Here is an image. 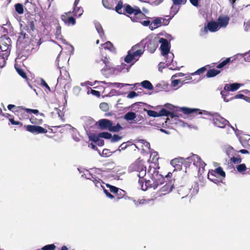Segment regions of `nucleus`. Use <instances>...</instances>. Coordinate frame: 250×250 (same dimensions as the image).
<instances>
[{"label": "nucleus", "instance_id": "obj_1", "mask_svg": "<svg viewBox=\"0 0 250 250\" xmlns=\"http://www.w3.org/2000/svg\"><path fill=\"white\" fill-rule=\"evenodd\" d=\"M129 170L130 171H136L137 175L140 178L139 182L142 184L143 182V177L146 174V168L144 167L142 160H137L133 164H132L129 167Z\"/></svg>", "mask_w": 250, "mask_h": 250}, {"label": "nucleus", "instance_id": "obj_2", "mask_svg": "<svg viewBox=\"0 0 250 250\" xmlns=\"http://www.w3.org/2000/svg\"><path fill=\"white\" fill-rule=\"evenodd\" d=\"M10 39L6 37H3L0 42V60H2V65L5 64L6 60L10 54L9 43Z\"/></svg>", "mask_w": 250, "mask_h": 250}, {"label": "nucleus", "instance_id": "obj_3", "mask_svg": "<svg viewBox=\"0 0 250 250\" xmlns=\"http://www.w3.org/2000/svg\"><path fill=\"white\" fill-rule=\"evenodd\" d=\"M140 44H137L133 46L128 51V54L125 59L126 62L130 63L133 60L137 61L139 57L143 54L144 50L140 49Z\"/></svg>", "mask_w": 250, "mask_h": 250}, {"label": "nucleus", "instance_id": "obj_4", "mask_svg": "<svg viewBox=\"0 0 250 250\" xmlns=\"http://www.w3.org/2000/svg\"><path fill=\"white\" fill-rule=\"evenodd\" d=\"M35 30V21H28L27 24L23 26L21 30V32L20 36L19 37V39L18 40V42L19 43H22L23 42V40H25V42H26L27 39H28L27 35L24 32V30L27 31V32L30 34L31 33V32L34 31Z\"/></svg>", "mask_w": 250, "mask_h": 250}, {"label": "nucleus", "instance_id": "obj_5", "mask_svg": "<svg viewBox=\"0 0 250 250\" xmlns=\"http://www.w3.org/2000/svg\"><path fill=\"white\" fill-rule=\"evenodd\" d=\"M152 183L150 181L146 182V184H149L154 189L158 188L160 186L164 184V178L162 175L159 174L157 171H154L151 178Z\"/></svg>", "mask_w": 250, "mask_h": 250}, {"label": "nucleus", "instance_id": "obj_6", "mask_svg": "<svg viewBox=\"0 0 250 250\" xmlns=\"http://www.w3.org/2000/svg\"><path fill=\"white\" fill-rule=\"evenodd\" d=\"M189 160H188V157L186 159L183 157H178L172 160L170 162L171 165L174 167H177L179 168L182 165L186 167H188L190 165Z\"/></svg>", "mask_w": 250, "mask_h": 250}, {"label": "nucleus", "instance_id": "obj_7", "mask_svg": "<svg viewBox=\"0 0 250 250\" xmlns=\"http://www.w3.org/2000/svg\"><path fill=\"white\" fill-rule=\"evenodd\" d=\"M188 160H192L193 164L196 167L199 168V170L200 171L201 169L202 168L203 170L206 166V163L203 162L201 159L196 154H192L191 156L188 157Z\"/></svg>", "mask_w": 250, "mask_h": 250}, {"label": "nucleus", "instance_id": "obj_8", "mask_svg": "<svg viewBox=\"0 0 250 250\" xmlns=\"http://www.w3.org/2000/svg\"><path fill=\"white\" fill-rule=\"evenodd\" d=\"M212 120L213 124L220 128H224L228 123V121L227 120L217 114L213 115Z\"/></svg>", "mask_w": 250, "mask_h": 250}, {"label": "nucleus", "instance_id": "obj_9", "mask_svg": "<svg viewBox=\"0 0 250 250\" xmlns=\"http://www.w3.org/2000/svg\"><path fill=\"white\" fill-rule=\"evenodd\" d=\"M159 43L161 44L160 46V49L161 50L162 54L163 56L166 57L169 53L170 50V46L168 41L166 39L161 38L159 39Z\"/></svg>", "mask_w": 250, "mask_h": 250}, {"label": "nucleus", "instance_id": "obj_10", "mask_svg": "<svg viewBox=\"0 0 250 250\" xmlns=\"http://www.w3.org/2000/svg\"><path fill=\"white\" fill-rule=\"evenodd\" d=\"M26 128L28 131L36 134L45 133L47 132L46 129L40 126L28 125Z\"/></svg>", "mask_w": 250, "mask_h": 250}, {"label": "nucleus", "instance_id": "obj_11", "mask_svg": "<svg viewBox=\"0 0 250 250\" xmlns=\"http://www.w3.org/2000/svg\"><path fill=\"white\" fill-rule=\"evenodd\" d=\"M159 39L158 38H155L149 41L147 43V48L150 53L154 52L159 45Z\"/></svg>", "mask_w": 250, "mask_h": 250}, {"label": "nucleus", "instance_id": "obj_12", "mask_svg": "<svg viewBox=\"0 0 250 250\" xmlns=\"http://www.w3.org/2000/svg\"><path fill=\"white\" fill-rule=\"evenodd\" d=\"M174 188V181L170 180L160 188L162 193L165 195L171 192Z\"/></svg>", "mask_w": 250, "mask_h": 250}, {"label": "nucleus", "instance_id": "obj_13", "mask_svg": "<svg viewBox=\"0 0 250 250\" xmlns=\"http://www.w3.org/2000/svg\"><path fill=\"white\" fill-rule=\"evenodd\" d=\"M111 122L107 119H104L100 120L97 124L99 125L102 129H108L109 131V128L111 125Z\"/></svg>", "mask_w": 250, "mask_h": 250}, {"label": "nucleus", "instance_id": "obj_14", "mask_svg": "<svg viewBox=\"0 0 250 250\" xmlns=\"http://www.w3.org/2000/svg\"><path fill=\"white\" fill-rule=\"evenodd\" d=\"M229 18L227 16H221L219 17L217 23L220 28L226 27L229 23Z\"/></svg>", "mask_w": 250, "mask_h": 250}, {"label": "nucleus", "instance_id": "obj_15", "mask_svg": "<svg viewBox=\"0 0 250 250\" xmlns=\"http://www.w3.org/2000/svg\"><path fill=\"white\" fill-rule=\"evenodd\" d=\"M125 10L129 14H134L135 16L142 15V13L139 8H133L129 5H127L125 7Z\"/></svg>", "mask_w": 250, "mask_h": 250}, {"label": "nucleus", "instance_id": "obj_16", "mask_svg": "<svg viewBox=\"0 0 250 250\" xmlns=\"http://www.w3.org/2000/svg\"><path fill=\"white\" fill-rule=\"evenodd\" d=\"M243 84L238 83H233L232 84H226L224 86V90L226 91H235L238 89L241 85Z\"/></svg>", "mask_w": 250, "mask_h": 250}, {"label": "nucleus", "instance_id": "obj_17", "mask_svg": "<svg viewBox=\"0 0 250 250\" xmlns=\"http://www.w3.org/2000/svg\"><path fill=\"white\" fill-rule=\"evenodd\" d=\"M214 174H218L222 177H225V172L221 167H219L215 171L209 172L208 174V179L213 182V179L210 178V176H213Z\"/></svg>", "mask_w": 250, "mask_h": 250}, {"label": "nucleus", "instance_id": "obj_18", "mask_svg": "<svg viewBox=\"0 0 250 250\" xmlns=\"http://www.w3.org/2000/svg\"><path fill=\"white\" fill-rule=\"evenodd\" d=\"M67 13L62 15L61 17L62 20L67 25H74L76 23L75 20L72 17H67Z\"/></svg>", "mask_w": 250, "mask_h": 250}, {"label": "nucleus", "instance_id": "obj_19", "mask_svg": "<svg viewBox=\"0 0 250 250\" xmlns=\"http://www.w3.org/2000/svg\"><path fill=\"white\" fill-rule=\"evenodd\" d=\"M207 28L210 32L217 31L220 28L217 22L215 21L208 22V24Z\"/></svg>", "mask_w": 250, "mask_h": 250}, {"label": "nucleus", "instance_id": "obj_20", "mask_svg": "<svg viewBox=\"0 0 250 250\" xmlns=\"http://www.w3.org/2000/svg\"><path fill=\"white\" fill-rule=\"evenodd\" d=\"M105 186L107 188H109V190H110V191L113 193H116V194H120L121 195H122V193L125 192V191L124 190H123L121 189H119V188H116L115 187L110 186L108 184H106Z\"/></svg>", "mask_w": 250, "mask_h": 250}, {"label": "nucleus", "instance_id": "obj_21", "mask_svg": "<svg viewBox=\"0 0 250 250\" xmlns=\"http://www.w3.org/2000/svg\"><path fill=\"white\" fill-rule=\"evenodd\" d=\"M15 68L19 75H20L22 78H23L25 80L27 79V76H26L25 72L23 70V69H21L19 66L18 64L16 63L15 64Z\"/></svg>", "mask_w": 250, "mask_h": 250}, {"label": "nucleus", "instance_id": "obj_22", "mask_svg": "<svg viewBox=\"0 0 250 250\" xmlns=\"http://www.w3.org/2000/svg\"><path fill=\"white\" fill-rule=\"evenodd\" d=\"M158 117L166 116H170L171 118H174L175 116L173 113L167 111L165 109H162L159 113H158Z\"/></svg>", "mask_w": 250, "mask_h": 250}, {"label": "nucleus", "instance_id": "obj_23", "mask_svg": "<svg viewBox=\"0 0 250 250\" xmlns=\"http://www.w3.org/2000/svg\"><path fill=\"white\" fill-rule=\"evenodd\" d=\"M92 178L93 180H92V181L93 182L96 187L99 188H101L103 190L105 189V187L104 185V183H103L101 180L99 179H97L96 178L94 177H92Z\"/></svg>", "mask_w": 250, "mask_h": 250}, {"label": "nucleus", "instance_id": "obj_24", "mask_svg": "<svg viewBox=\"0 0 250 250\" xmlns=\"http://www.w3.org/2000/svg\"><path fill=\"white\" fill-rule=\"evenodd\" d=\"M220 73V71L217 69H210L207 73V77L208 78H211L214 77Z\"/></svg>", "mask_w": 250, "mask_h": 250}, {"label": "nucleus", "instance_id": "obj_25", "mask_svg": "<svg viewBox=\"0 0 250 250\" xmlns=\"http://www.w3.org/2000/svg\"><path fill=\"white\" fill-rule=\"evenodd\" d=\"M140 145H142L143 149H144V146L148 149L150 147L149 143L144 140H139L137 142V145H135V146L137 148H138V146H139Z\"/></svg>", "mask_w": 250, "mask_h": 250}, {"label": "nucleus", "instance_id": "obj_26", "mask_svg": "<svg viewBox=\"0 0 250 250\" xmlns=\"http://www.w3.org/2000/svg\"><path fill=\"white\" fill-rule=\"evenodd\" d=\"M141 85L145 88L148 90H152L153 86L151 83L147 80H145L141 83Z\"/></svg>", "mask_w": 250, "mask_h": 250}, {"label": "nucleus", "instance_id": "obj_27", "mask_svg": "<svg viewBox=\"0 0 250 250\" xmlns=\"http://www.w3.org/2000/svg\"><path fill=\"white\" fill-rule=\"evenodd\" d=\"M136 118V114L133 112H127L124 117L125 119L127 121H131L134 120Z\"/></svg>", "mask_w": 250, "mask_h": 250}, {"label": "nucleus", "instance_id": "obj_28", "mask_svg": "<svg viewBox=\"0 0 250 250\" xmlns=\"http://www.w3.org/2000/svg\"><path fill=\"white\" fill-rule=\"evenodd\" d=\"M83 12V10L81 7H74L73 13L75 16L80 17Z\"/></svg>", "mask_w": 250, "mask_h": 250}, {"label": "nucleus", "instance_id": "obj_29", "mask_svg": "<svg viewBox=\"0 0 250 250\" xmlns=\"http://www.w3.org/2000/svg\"><path fill=\"white\" fill-rule=\"evenodd\" d=\"M125 85H129V84L127 83H108V86L109 87H117L121 88V87L125 86Z\"/></svg>", "mask_w": 250, "mask_h": 250}, {"label": "nucleus", "instance_id": "obj_30", "mask_svg": "<svg viewBox=\"0 0 250 250\" xmlns=\"http://www.w3.org/2000/svg\"><path fill=\"white\" fill-rule=\"evenodd\" d=\"M240 142L241 144L244 146L247 147L245 143L244 142L245 140H248V145L249 147H250V136L247 135L245 137H241L239 139Z\"/></svg>", "mask_w": 250, "mask_h": 250}, {"label": "nucleus", "instance_id": "obj_31", "mask_svg": "<svg viewBox=\"0 0 250 250\" xmlns=\"http://www.w3.org/2000/svg\"><path fill=\"white\" fill-rule=\"evenodd\" d=\"M95 28L100 35L101 38H102L104 35V30L101 25L99 23H96L95 24Z\"/></svg>", "mask_w": 250, "mask_h": 250}, {"label": "nucleus", "instance_id": "obj_32", "mask_svg": "<svg viewBox=\"0 0 250 250\" xmlns=\"http://www.w3.org/2000/svg\"><path fill=\"white\" fill-rule=\"evenodd\" d=\"M164 19L163 18H157L155 20H154L153 22V25L154 27H152V28H157L161 25V23L163 21H164Z\"/></svg>", "mask_w": 250, "mask_h": 250}, {"label": "nucleus", "instance_id": "obj_33", "mask_svg": "<svg viewBox=\"0 0 250 250\" xmlns=\"http://www.w3.org/2000/svg\"><path fill=\"white\" fill-rule=\"evenodd\" d=\"M102 45L104 49H109L111 51H114V48L113 47L112 43L110 42H107L105 43L102 44Z\"/></svg>", "mask_w": 250, "mask_h": 250}, {"label": "nucleus", "instance_id": "obj_34", "mask_svg": "<svg viewBox=\"0 0 250 250\" xmlns=\"http://www.w3.org/2000/svg\"><path fill=\"white\" fill-rule=\"evenodd\" d=\"M122 129V126L119 124L115 126H113L112 124H111V126L109 128V131L111 132H118Z\"/></svg>", "mask_w": 250, "mask_h": 250}, {"label": "nucleus", "instance_id": "obj_35", "mask_svg": "<svg viewBox=\"0 0 250 250\" xmlns=\"http://www.w3.org/2000/svg\"><path fill=\"white\" fill-rule=\"evenodd\" d=\"M237 171L241 173H243L247 169V167L244 164H240L236 167Z\"/></svg>", "mask_w": 250, "mask_h": 250}, {"label": "nucleus", "instance_id": "obj_36", "mask_svg": "<svg viewBox=\"0 0 250 250\" xmlns=\"http://www.w3.org/2000/svg\"><path fill=\"white\" fill-rule=\"evenodd\" d=\"M180 9L179 6L177 5H172L170 9L171 14H172V17H173L174 15H175L179 11V10Z\"/></svg>", "mask_w": 250, "mask_h": 250}, {"label": "nucleus", "instance_id": "obj_37", "mask_svg": "<svg viewBox=\"0 0 250 250\" xmlns=\"http://www.w3.org/2000/svg\"><path fill=\"white\" fill-rule=\"evenodd\" d=\"M99 137L104 138L106 139H111L112 137V135L110 133L106 132H103L99 133Z\"/></svg>", "mask_w": 250, "mask_h": 250}, {"label": "nucleus", "instance_id": "obj_38", "mask_svg": "<svg viewBox=\"0 0 250 250\" xmlns=\"http://www.w3.org/2000/svg\"><path fill=\"white\" fill-rule=\"evenodd\" d=\"M15 10L19 14L23 13V9L22 4L21 3H17L15 5Z\"/></svg>", "mask_w": 250, "mask_h": 250}, {"label": "nucleus", "instance_id": "obj_39", "mask_svg": "<svg viewBox=\"0 0 250 250\" xmlns=\"http://www.w3.org/2000/svg\"><path fill=\"white\" fill-rule=\"evenodd\" d=\"M30 121L33 124H41L42 122V119H36L34 116L31 117Z\"/></svg>", "mask_w": 250, "mask_h": 250}, {"label": "nucleus", "instance_id": "obj_40", "mask_svg": "<svg viewBox=\"0 0 250 250\" xmlns=\"http://www.w3.org/2000/svg\"><path fill=\"white\" fill-rule=\"evenodd\" d=\"M183 112L185 114H190L198 110L197 109H191L188 108H182Z\"/></svg>", "mask_w": 250, "mask_h": 250}, {"label": "nucleus", "instance_id": "obj_41", "mask_svg": "<svg viewBox=\"0 0 250 250\" xmlns=\"http://www.w3.org/2000/svg\"><path fill=\"white\" fill-rule=\"evenodd\" d=\"M229 62H230V58H227V59H226L225 60L223 61L222 62L219 63L217 65V67L218 68H221L223 67L224 66H225L227 64H228Z\"/></svg>", "mask_w": 250, "mask_h": 250}, {"label": "nucleus", "instance_id": "obj_42", "mask_svg": "<svg viewBox=\"0 0 250 250\" xmlns=\"http://www.w3.org/2000/svg\"><path fill=\"white\" fill-rule=\"evenodd\" d=\"M183 84V83L181 80H173L171 81V86L173 87H176L179 84Z\"/></svg>", "mask_w": 250, "mask_h": 250}, {"label": "nucleus", "instance_id": "obj_43", "mask_svg": "<svg viewBox=\"0 0 250 250\" xmlns=\"http://www.w3.org/2000/svg\"><path fill=\"white\" fill-rule=\"evenodd\" d=\"M56 247L54 244L48 245L42 248V250H54Z\"/></svg>", "mask_w": 250, "mask_h": 250}, {"label": "nucleus", "instance_id": "obj_44", "mask_svg": "<svg viewBox=\"0 0 250 250\" xmlns=\"http://www.w3.org/2000/svg\"><path fill=\"white\" fill-rule=\"evenodd\" d=\"M100 108L104 111H106L108 110L109 107L108 104L106 103H102L100 104Z\"/></svg>", "mask_w": 250, "mask_h": 250}, {"label": "nucleus", "instance_id": "obj_45", "mask_svg": "<svg viewBox=\"0 0 250 250\" xmlns=\"http://www.w3.org/2000/svg\"><path fill=\"white\" fill-rule=\"evenodd\" d=\"M147 115L150 117H158V112L146 110Z\"/></svg>", "mask_w": 250, "mask_h": 250}, {"label": "nucleus", "instance_id": "obj_46", "mask_svg": "<svg viewBox=\"0 0 250 250\" xmlns=\"http://www.w3.org/2000/svg\"><path fill=\"white\" fill-rule=\"evenodd\" d=\"M102 61L103 63L105 64L106 69L110 68V63L108 61V59L106 57H105L104 59H103Z\"/></svg>", "mask_w": 250, "mask_h": 250}, {"label": "nucleus", "instance_id": "obj_47", "mask_svg": "<svg viewBox=\"0 0 250 250\" xmlns=\"http://www.w3.org/2000/svg\"><path fill=\"white\" fill-rule=\"evenodd\" d=\"M174 5L184 4L186 3L187 0H172Z\"/></svg>", "mask_w": 250, "mask_h": 250}, {"label": "nucleus", "instance_id": "obj_48", "mask_svg": "<svg viewBox=\"0 0 250 250\" xmlns=\"http://www.w3.org/2000/svg\"><path fill=\"white\" fill-rule=\"evenodd\" d=\"M231 161L235 164H239L241 162V159L240 157H232L230 158Z\"/></svg>", "mask_w": 250, "mask_h": 250}, {"label": "nucleus", "instance_id": "obj_49", "mask_svg": "<svg viewBox=\"0 0 250 250\" xmlns=\"http://www.w3.org/2000/svg\"><path fill=\"white\" fill-rule=\"evenodd\" d=\"M122 139V137L119 136L118 135H114L112 137H111V142L114 143Z\"/></svg>", "mask_w": 250, "mask_h": 250}, {"label": "nucleus", "instance_id": "obj_50", "mask_svg": "<svg viewBox=\"0 0 250 250\" xmlns=\"http://www.w3.org/2000/svg\"><path fill=\"white\" fill-rule=\"evenodd\" d=\"M206 70V68L205 67H203L198 70H197L196 72H195L193 73H192V75L194 74H200L201 73H203Z\"/></svg>", "mask_w": 250, "mask_h": 250}, {"label": "nucleus", "instance_id": "obj_51", "mask_svg": "<svg viewBox=\"0 0 250 250\" xmlns=\"http://www.w3.org/2000/svg\"><path fill=\"white\" fill-rule=\"evenodd\" d=\"M116 11L119 14H122V5L118 3L116 6Z\"/></svg>", "mask_w": 250, "mask_h": 250}, {"label": "nucleus", "instance_id": "obj_52", "mask_svg": "<svg viewBox=\"0 0 250 250\" xmlns=\"http://www.w3.org/2000/svg\"><path fill=\"white\" fill-rule=\"evenodd\" d=\"M137 96L138 94L135 92L131 91L128 94L127 97L131 99Z\"/></svg>", "mask_w": 250, "mask_h": 250}, {"label": "nucleus", "instance_id": "obj_53", "mask_svg": "<svg viewBox=\"0 0 250 250\" xmlns=\"http://www.w3.org/2000/svg\"><path fill=\"white\" fill-rule=\"evenodd\" d=\"M100 137H99V134L98 135H93L91 137V140H92L93 141L97 143L99 140L100 139Z\"/></svg>", "mask_w": 250, "mask_h": 250}, {"label": "nucleus", "instance_id": "obj_54", "mask_svg": "<svg viewBox=\"0 0 250 250\" xmlns=\"http://www.w3.org/2000/svg\"><path fill=\"white\" fill-rule=\"evenodd\" d=\"M244 60L246 62H250V50L249 53L244 54Z\"/></svg>", "mask_w": 250, "mask_h": 250}, {"label": "nucleus", "instance_id": "obj_55", "mask_svg": "<svg viewBox=\"0 0 250 250\" xmlns=\"http://www.w3.org/2000/svg\"><path fill=\"white\" fill-rule=\"evenodd\" d=\"M91 93L93 94L94 96H96L97 97H99L100 96V93L99 91L91 89Z\"/></svg>", "mask_w": 250, "mask_h": 250}, {"label": "nucleus", "instance_id": "obj_56", "mask_svg": "<svg viewBox=\"0 0 250 250\" xmlns=\"http://www.w3.org/2000/svg\"><path fill=\"white\" fill-rule=\"evenodd\" d=\"M127 145L125 144V143H124L119 146V148L116 151H121V149H125Z\"/></svg>", "mask_w": 250, "mask_h": 250}, {"label": "nucleus", "instance_id": "obj_57", "mask_svg": "<svg viewBox=\"0 0 250 250\" xmlns=\"http://www.w3.org/2000/svg\"><path fill=\"white\" fill-rule=\"evenodd\" d=\"M41 84L42 86H45L46 88H47L49 91H50V88L48 85L45 82V81L43 79H42L41 80Z\"/></svg>", "mask_w": 250, "mask_h": 250}, {"label": "nucleus", "instance_id": "obj_58", "mask_svg": "<svg viewBox=\"0 0 250 250\" xmlns=\"http://www.w3.org/2000/svg\"><path fill=\"white\" fill-rule=\"evenodd\" d=\"M104 192L105 193L107 197H108V198H111V199H112L114 198V196L111 194H110L108 191V190L107 189H106L105 188V189H104Z\"/></svg>", "mask_w": 250, "mask_h": 250}, {"label": "nucleus", "instance_id": "obj_59", "mask_svg": "<svg viewBox=\"0 0 250 250\" xmlns=\"http://www.w3.org/2000/svg\"><path fill=\"white\" fill-rule=\"evenodd\" d=\"M81 85L82 86H87V85H92V84H91V83L89 81H86L83 83H81Z\"/></svg>", "mask_w": 250, "mask_h": 250}, {"label": "nucleus", "instance_id": "obj_60", "mask_svg": "<svg viewBox=\"0 0 250 250\" xmlns=\"http://www.w3.org/2000/svg\"><path fill=\"white\" fill-rule=\"evenodd\" d=\"M233 150H234V149L233 148V147H232L231 146H229L226 150V152H227V154L228 155H229L230 154V153H231V152L233 151Z\"/></svg>", "mask_w": 250, "mask_h": 250}, {"label": "nucleus", "instance_id": "obj_61", "mask_svg": "<svg viewBox=\"0 0 250 250\" xmlns=\"http://www.w3.org/2000/svg\"><path fill=\"white\" fill-rule=\"evenodd\" d=\"M190 3L194 6H198V0H189Z\"/></svg>", "mask_w": 250, "mask_h": 250}, {"label": "nucleus", "instance_id": "obj_62", "mask_svg": "<svg viewBox=\"0 0 250 250\" xmlns=\"http://www.w3.org/2000/svg\"><path fill=\"white\" fill-rule=\"evenodd\" d=\"M26 110L27 112H30L34 114H38L39 112V110L37 109H26Z\"/></svg>", "mask_w": 250, "mask_h": 250}, {"label": "nucleus", "instance_id": "obj_63", "mask_svg": "<svg viewBox=\"0 0 250 250\" xmlns=\"http://www.w3.org/2000/svg\"><path fill=\"white\" fill-rule=\"evenodd\" d=\"M97 143L99 146H103L104 145V141L103 140L100 139Z\"/></svg>", "mask_w": 250, "mask_h": 250}, {"label": "nucleus", "instance_id": "obj_64", "mask_svg": "<svg viewBox=\"0 0 250 250\" xmlns=\"http://www.w3.org/2000/svg\"><path fill=\"white\" fill-rule=\"evenodd\" d=\"M9 121L11 122V123L13 125H18L20 124V123L19 122H16L12 119H10Z\"/></svg>", "mask_w": 250, "mask_h": 250}]
</instances>
